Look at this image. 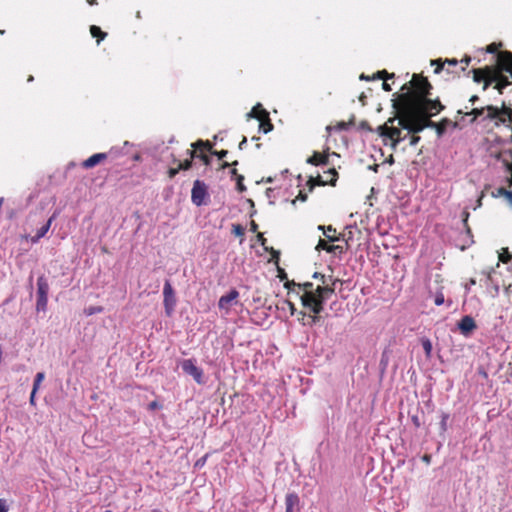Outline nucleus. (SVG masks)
Here are the masks:
<instances>
[{"label":"nucleus","instance_id":"obj_48","mask_svg":"<svg viewBox=\"0 0 512 512\" xmlns=\"http://www.w3.org/2000/svg\"><path fill=\"white\" fill-rule=\"evenodd\" d=\"M148 407L150 410H155V409L159 408L160 405L158 404V402L152 401L151 403H149Z\"/></svg>","mask_w":512,"mask_h":512},{"label":"nucleus","instance_id":"obj_36","mask_svg":"<svg viewBox=\"0 0 512 512\" xmlns=\"http://www.w3.org/2000/svg\"><path fill=\"white\" fill-rule=\"evenodd\" d=\"M329 246L330 245H327V243L324 240L320 239L318 244H317V246H316V249L317 250H320V249L326 250V248L329 247Z\"/></svg>","mask_w":512,"mask_h":512},{"label":"nucleus","instance_id":"obj_51","mask_svg":"<svg viewBox=\"0 0 512 512\" xmlns=\"http://www.w3.org/2000/svg\"><path fill=\"white\" fill-rule=\"evenodd\" d=\"M352 123H353L352 121H350V122H348V123L341 122V123L339 124V127H340V129H345V130H346V129H348V128H349V126H351V125H352Z\"/></svg>","mask_w":512,"mask_h":512},{"label":"nucleus","instance_id":"obj_22","mask_svg":"<svg viewBox=\"0 0 512 512\" xmlns=\"http://www.w3.org/2000/svg\"><path fill=\"white\" fill-rule=\"evenodd\" d=\"M44 378H45V374L43 372H38L36 374L34 383H33V388H32V389H34V393H37Z\"/></svg>","mask_w":512,"mask_h":512},{"label":"nucleus","instance_id":"obj_41","mask_svg":"<svg viewBox=\"0 0 512 512\" xmlns=\"http://www.w3.org/2000/svg\"><path fill=\"white\" fill-rule=\"evenodd\" d=\"M420 136H416V135H413L411 138H410V145L411 146H415L418 144V142L420 141Z\"/></svg>","mask_w":512,"mask_h":512},{"label":"nucleus","instance_id":"obj_43","mask_svg":"<svg viewBox=\"0 0 512 512\" xmlns=\"http://www.w3.org/2000/svg\"><path fill=\"white\" fill-rule=\"evenodd\" d=\"M483 273L486 275L487 281H490V282L493 281L494 269H491V270H489L487 272L484 271Z\"/></svg>","mask_w":512,"mask_h":512},{"label":"nucleus","instance_id":"obj_35","mask_svg":"<svg viewBox=\"0 0 512 512\" xmlns=\"http://www.w3.org/2000/svg\"><path fill=\"white\" fill-rule=\"evenodd\" d=\"M508 192V190H506L505 188L503 187H499L496 189V192H494V196L498 197V196H504L506 195V193Z\"/></svg>","mask_w":512,"mask_h":512},{"label":"nucleus","instance_id":"obj_45","mask_svg":"<svg viewBox=\"0 0 512 512\" xmlns=\"http://www.w3.org/2000/svg\"><path fill=\"white\" fill-rule=\"evenodd\" d=\"M181 169H179V166L177 168H171L169 170V176L170 178H173L176 176V174L180 171Z\"/></svg>","mask_w":512,"mask_h":512},{"label":"nucleus","instance_id":"obj_25","mask_svg":"<svg viewBox=\"0 0 512 512\" xmlns=\"http://www.w3.org/2000/svg\"><path fill=\"white\" fill-rule=\"evenodd\" d=\"M326 251L333 254H342L344 253V248L340 245H330L326 248Z\"/></svg>","mask_w":512,"mask_h":512},{"label":"nucleus","instance_id":"obj_60","mask_svg":"<svg viewBox=\"0 0 512 512\" xmlns=\"http://www.w3.org/2000/svg\"><path fill=\"white\" fill-rule=\"evenodd\" d=\"M463 214H464L463 222H464V224H466L468 217H469V213L465 211Z\"/></svg>","mask_w":512,"mask_h":512},{"label":"nucleus","instance_id":"obj_32","mask_svg":"<svg viewBox=\"0 0 512 512\" xmlns=\"http://www.w3.org/2000/svg\"><path fill=\"white\" fill-rule=\"evenodd\" d=\"M179 169L188 170L192 166V160H185L184 162H179Z\"/></svg>","mask_w":512,"mask_h":512},{"label":"nucleus","instance_id":"obj_17","mask_svg":"<svg viewBox=\"0 0 512 512\" xmlns=\"http://www.w3.org/2000/svg\"><path fill=\"white\" fill-rule=\"evenodd\" d=\"M106 158V153H96L90 156L88 159H86L83 162L82 166L86 169H90L99 164L101 161L105 160Z\"/></svg>","mask_w":512,"mask_h":512},{"label":"nucleus","instance_id":"obj_33","mask_svg":"<svg viewBox=\"0 0 512 512\" xmlns=\"http://www.w3.org/2000/svg\"><path fill=\"white\" fill-rule=\"evenodd\" d=\"M244 177L242 175H237V188L240 192L246 190V187L243 185Z\"/></svg>","mask_w":512,"mask_h":512},{"label":"nucleus","instance_id":"obj_14","mask_svg":"<svg viewBox=\"0 0 512 512\" xmlns=\"http://www.w3.org/2000/svg\"><path fill=\"white\" fill-rule=\"evenodd\" d=\"M285 512H301L300 498L295 492L287 493Z\"/></svg>","mask_w":512,"mask_h":512},{"label":"nucleus","instance_id":"obj_63","mask_svg":"<svg viewBox=\"0 0 512 512\" xmlns=\"http://www.w3.org/2000/svg\"><path fill=\"white\" fill-rule=\"evenodd\" d=\"M442 70V65H438L435 69V73H439Z\"/></svg>","mask_w":512,"mask_h":512},{"label":"nucleus","instance_id":"obj_58","mask_svg":"<svg viewBox=\"0 0 512 512\" xmlns=\"http://www.w3.org/2000/svg\"><path fill=\"white\" fill-rule=\"evenodd\" d=\"M257 229H258V225L254 221H252L251 222V231L256 232Z\"/></svg>","mask_w":512,"mask_h":512},{"label":"nucleus","instance_id":"obj_53","mask_svg":"<svg viewBox=\"0 0 512 512\" xmlns=\"http://www.w3.org/2000/svg\"><path fill=\"white\" fill-rule=\"evenodd\" d=\"M246 144H247V138H246V137H244V138L242 139V141L239 143V149H240V150H243Z\"/></svg>","mask_w":512,"mask_h":512},{"label":"nucleus","instance_id":"obj_62","mask_svg":"<svg viewBox=\"0 0 512 512\" xmlns=\"http://www.w3.org/2000/svg\"><path fill=\"white\" fill-rule=\"evenodd\" d=\"M487 51H488L489 53H494V52H495V48H494L492 45H490V46L487 48Z\"/></svg>","mask_w":512,"mask_h":512},{"label":"nucleus","instance_id":"obj_12","mask_svg":"<svg viewBox=\"0 0 512 512\" xmlns=\"http://www.w3.org/2000/svg\"><path fill=\"white\" fill-rule=\"evenodd\" d=\"M497 64L502 71L509 72L512 76V53L500 52L496 56Z\"/></svg>","mask_w":512,"mask_h":512},{"label":"nucleus","instance_id":"obj_18","mask_svg":"<svg viewBox=\"0 0 512 512\" xmlns=\"http://www.w3.org/2000/svg\"><path fill=\"white\" fill-rule=\"evenodd\" d=\"M54 218H55V215L51 216L48 219V221L37 230L35 236H33V238H32L33 243L38 242L41 238H43L47 234Z\"/></svg>","mask_w":512,"mask_h":512},{"label":"nucleus","instance_id":"obj_56","mask_svg":"<svg viewBox=\"0 0 512 512\" xmlns=\"http://www.w3.org/2000/svg\"><path fill=\"white\" fill-rule=\"evenodd\" d=\"M382 88H383L385 91H388V92H389V91H391V86H390L388 83H386V82H384V83L382 84Z\"/></svg>","mask_w":512,"mask_h":512},{"label":"nucleus","instance_id":"obj_23","mask_svg":"<svg viewBox=\"0 0 512 512\" xmlns=\"http://www.w3.org/2000/svg\"><path fill=\"white\" fill-rule=\"evenodd\" d=\"M422 347L427 357L431 356L432 353V343L428 338H423L422 341Z\"/></svg>","mask_w":512,"mask_h":512},{"label":"nucleus","instance_id":"obj_30","mask_svg":"<svg viewBox=\"0 0 512 512\" xmlns=\"http://www.w3.org/2000/svg\"><path fill=\"white\" fill-rule=\"evenodd\" d=\"M327 173H328V174H330V175H332V178H331L330 180L323 181L322 183H323V184L330 183L331 185H334V184H335V182H336V178H335V177H336V175H337L336 170H335L334 168H332V169H329V170L327 171Z\"/></svg>","mask_w":512,"mask_h":512},{"label":"nucleus","instance_id":"obj_21","mask_svg":"<svg viewBox=\"0 0 512 512\" xmlns=\"http://www.w3.org/2000/svg\"><path fill=\"white\" fill-rule=\"evenodd\" d=\"M90 32L93 37H97V42L99 43L101 40H103L106 37V33L103 32L98 26L92 25L90 27Z\"/></svg>","mask_w":512,"mask_h":512},{"label":"nucleus","instance_id":"obj_49","mask_svg":"<svg viewBox=\"0 0 512 512\" xmlns=\"http://www.w3.org/2000/svg\"><path fill=\"white\" fill-rule=\"evenodd\" d=\"M306 198H307V195L300 193V194L296 197V199H294V200L292 201V203H293V204H295V202H296L297 200L305 201V200H306Z\"/></svg>","mask_w":512,"mask_h":512},{"label":"nucleus","instance_id":"obj_24","mask_svg":"<svg viewBox=\"0 0 512 512\" xmlns=\"http://www.w3.org/2000/svg\"><path fill=\"white\" fill-rule=\"evenodd\" d=\"M187 152H188V154L190 155L191 158L199 157L206 165H209L210 159H209V157L207 155H205V154L196 155V152L193 151V150H188Z\"/></svg>","mask_w":512,"mask_h":512},{"label":"nucleus","instance_id":"obj_11","mask_svg":"<svg viewBox=\"0 0 512 512\" xmlns=\"http://www.w3.org/2000/svg\"><path fill=\"white\" fill-rule=\"evenodd\" d=\"M413 84L418 92V95L415 97H428V95H430V89L432 86L426 78L414 75Z\"/></svg>","mask_w":512,"mask_h":512},{"label":"nucleus","instance_id":"obj_26","mask_svg":"<svg viewBox=\"0 0 512 512\" xmlns=\"http://www.w3.org/2000/svg\"><path fill=\"white\" fill-rule=\"evenodd\" d=\"M434 303L437 306H440V305L445 303V297H444V294L442 292H437L436 293V295L434 297Z\"/></svg>","mask_w":512,"mask_h":512},{"label":"nucleus","instance_id":"obj_4","mask_svg":"<svg viewBox=\"0 0 512 512\" xmlns=\"http://www.w3.org/2000/svg\"><path fill=\"white\" fill-rule=\"evenodd\" d=\"M402 98L412 109L419 112V114L426 119H429V117L438 114L444 109V106L438 99L431 100L428 97H412L408 92L404 94Z\"/></svg>","mask_w":512,"mask_h":512},{"label":"nucleus","instance_id":"obj_6","mask_svg":"<svg viewBox=\"0 0 512 512\" xmlns=\"http://www.w3.org/2000/svg\"><path fill=\"white\" fill-rule=\"evenodd\" d=\"M49 284L44 276H40L37 279V292H36V310L38 312H45L47 310L48 303Z\"/></svg>","mask_w":512,"mask_h":512},{"label":"nucleus","instance_id":"obj_31","mask_svg":"<svg viewBox=\"0 0 512 512\" xmlns=\"http://www.w3.org/2000/svg\"><path fill=\"white\" fill-rule=\"evenodd\" d=\"M10 509V505L6 499H0V512H8Z\"/></svg>","mask_w":512,"mask_h":512},{"label":"nucleus","instance_id":"obj_46","mask_svg":"<svg viewBox=\"0 0 512 512\" xmlns=\"http://www.w3.org/2000/svg\"><path fill=\"white\" fill-rule=\"evenodd\" d=\"M313 278H315V279H320V280L322 281V283H323V284H325V282H326V281H325V276H324V275H322V274H320V273H318V272H315V273L313 274Z\"/></svg>","mask_w":512,"mask_h":512},{"label":"nucleus","instance_id":"obj_5","mask_svg":"<svg viewBox=\"0 0 512 512\" xmlns=\"http://www.w3.org/2000/svg\"><path fill=\"white\" fill-rule=\"evenodd\" d=\"M397 121V118H389L388 121L377 128L378 134L383 138L384 144L387 145V141L389 140L390 146L392 149H396L397 145L405 140L408 134L402 136V131L399 127H394V122Z\"/></svg>","mask_w":512,"mask_h":512},{"label":"nucleus","instance_id":"obj_57","mask_svg":"<svg viewBox=\"0 0 512 512\" xmlns=\"http://www.w3.org/2000/svg\"><path fill=\"white\" fill-rule=\"evenodd\" d=\"M478 100H479L478 96L474 95V96H472V97L469 99V102H470L472 105H474V104L476 103V101H478Z\"/></svg>","mask_w":512,"mask_h":512},{"label":"nucleus","instance_id":"obj_34","mask_svg":"<svg viewBox=\"0 0 512 512\" xmlns=\"http://www.w3.org/2000/svg\"><path fill=\"white\" fill-rule=\"evenodd\" d=\"M318 229L319 230H323L324 231V234L326 235V237L329 239V241L331 242H335V241H339L340 240V237H332L330 236L327 232H326V229L324 226H318Z\"/></svg>","mask_w":512,"mask_h":512},{"label":"nucleus","instance_id":"obj_2","mask_svg":"<svg viewBox=\"0 0 512 512\" xmlns=\"http://www.w3.org/2000/svg\"><path fill=\"white\" fill-rule=\"evenodd\" d=\"M472 118L469 120V123H473L477 118H481L484 120L493 121L495 126L503 125L512 130V109L503 106L502 108H498L496 106H486L482 108H474L470 112H466L463 116V120L465 117Z\"/></svg>","mask_w":512,"mask_h":512},{"label":"nucleus","instance_id":"obj_8","mask_svg":"<svg viewBox=\"0 0 512 512\" xmlns=\"http://www.w3.org/2000/svg\"><path fill=\"white\" fill-rule=\"evenodd\" d=\"M207 186L203 181L195 180L191 191V201L196 206H202L207 203Z\"/></svg>","mask_w":512,"mask_h":512},{"label":"nucleus","instance_id":"obj_9","mask_svg":"<svg viewBox=\"0 0 512 512\" xmlns=\"http://www.w3.org/2000/svg\"><path fill=\"white\" fill-rule=\"evenodd\" d=\"M182 370L193 377L198 384L204 383L203 370L196 366L195 360L185 359L181 364Z\"/></svg>","mask_w":512,"mask_h":512},{"label":"nucleus","instance_id":"obj_13","mask_svg":"<svg viewBox=\"0 0 512 512\" xmlns=\"http://www.w3.org/2000/svg\"><path fill=\"white\" fill-rule=\"evenodd\" d=\"M476 327L477 326L475 320L469 315L462 317L458 323V328L461 334L465 337H468L476 329Z\"/></svg>","mask_w":512,"mask_h":512},{"label":"nucleus","instance_id":"obj_54","mask_svg":"<svg viewBox=\"0 0 512 512\" xmlns=\"http://www.w3.org/2000/svg\"><path fill=\"white\" fill-rule=\"evenodd\" d=\"M237 164H238V161H234V162H233V163H231V164H230V163H228V162H224V163L222 164V167H223V168H227V167H229V166H236Z\"/></svg>","mask_w":512,"mask_h":512},{"label":"nucleus","instance_id":"obj_37","mask_svg":"<svg viewBox=\"0 0 512 512\" xmlns=\"http://www.w3.org/2000/svg\"><path fill=\"white\" fill-rule=\"evenodd\" d=\"M411 421H412V423L414 424V426L416 428H419L421 426L420 419H419V417L417 415L411 416Z\"/></svg>","mask_w":512,"mask_h":512},{"label":"nucleus","instance_id":"obj_29","mask_svg":"<svg viewBox=\"0 0 512 512\" xmlns=\"http://www.w3.org/2000/svg\"><path fill=\"white\" fill-rule=\"evenodd\" d=\"M511 258L512 255L508 252L507 249H505L504 252L499 255V260L503 263H508Z\"/></svg>","mask_w":512,"mask_h":512},{"label":"nucleus","instance_id":"obj_7","mask_svg":"<svg viewBox=\"0 0 512 512\" xmlns=\"http://www.w3.org/2000/svg\"><path fill=\"white\" fill-rule=\"evenodd\" d=\"M248 118H257L260 120L259 131L268 133L273 129V125L269 119V114L266 110L262 109L260 103H258L253 109L247 114Z\"/></svg>","mask_w":512,"mask_h":512},{"label":"nucleus","instance_id":"obj_3","mask_svg":"<svg viewBox=\"0 0 512 512\" xmlns=\"http://www.w3.org/2000/svg\"><path fill=\"white\" fill-rule=\"evenodd\" d=\"M397 121L401 128L413 134L423 131L426 127L430 128L435 126L434 121L420 115L419 112L412 109L404 100L399 108V118H397Z\"/></svg>","mask_w":512,"mask_h":512},{"label":"nucleus","instance_id":"obj_38","mask_svg":"<svg viewBox=\"0 0 512 512\" xmlns=\"http://www.w3.org/2000/svg\"><path fill=\"white\" fill-rule=\"evenodd\" d=\"M102 311V308L101 307H90L88 310H87V314L88 315H92L94 313H99Z\"/></svg>","mask_w":512,"mask_h":512},{"label":"nucleus","instance_id":"obj_44","mask_svg":"<svg viewBox=\"0 0 512 512\" xmlns=\"http://www.w3.org/2000/svg\"><path fill=\"white\" fill-rule=\"evenodd\" d=\"M309 319H310V324L312 325V324L319 322L320 317L318 316V314L314 313V315L309 316Z\"/></svg>","mask_w":512,"mask_h":512},{"label":"nucleus","instance_id":"obj_1","mask_svg":"<svg viewBox=\"0 0 512 512\" xmlns=\"http://www.w3.org/2000/svg\"><path fill=\"white\" fill-rule=\"evenodd\" d=\"M291 286L299 288L298 294L300 291H303V294L300 296L302 305L315 314H320L323 311L326 300L334 293V288L329 286H317L314 289L311 282L296 284L292 281L285 284V287L289 290Z\"/></svg>","mask_w":512,"mask_h":512},{"label":"nucleus","instance_id":"obj_52","mask_svg":"<svg viewBox=\"0 0 512 512\" xmlns=\"http://www.w3.org/2000/svg\"><path fill=\"white\" fill-rule=\"evenodd\" d=\"M505 199L512 206V191H508L505 195Z\"/></svg>","mask_w":512,"mask_h":512},{"label":"nucleus","instance_id":"obj_40","mask_svg":"<svg viewBox=\"0 0 512 512\" xmlns=\"http://www.w3.org/2000/svg\"><path fill=\"white\" fill-rule=\"evenodd\" d=\"M384 76H386L387 78H392L394 75L392 74V75L389 76L387 74V72L384 70V71L377 72L375 78H379L380 79V78H383Z\"/></svg>","mask_w":512,"mask_h":512},{"label":"nucleus","instance_id":"obj_39","mask_svg":"<svg viewBox=\"0 0 512 512\" xmlns=\"http://www.w3.org/2000/svg\"><path fill=\"white\" fill-rule=\"evenodd\" d=\"M213 154L217 155V157L219 159H223L224 157H226V155L228 154V151L227 150H221L219 152L217 151H214Z\"/></svg>","mask_w":512,"mask_h":512},{"label":"nucleus","instance_id":"obj_64","mask_svg":"<svg viewBox=\"0 0 512 512\" xmlns=\"http://www.w3.org/2000/svg\"><path fill=\"white\" fill-rule=\"evenodd\" d=\"M470 60H471V58L467 57V58L463 59L462 62H465V64L468 65Z\"/></svg>","mask_w":512,"mask_h":512},{"label":"nucleus","instance_id":"obj_61","mask_svg":"<svg viewBox=\"0 0 512 512\" xmlns=\"http://www.w3.org/2000/svg\"><path fill=\"white\" fill-rule=\"evenodd\" d=\"M203 145H204V142L200 140V141L196 142L195 144H193L192 146L198 147V146H203Z\"/></svg>","mask_w":512,"mask_h":512},{"label":"nucleus","instance_id":"obj_10","mask_svg":"<svg viewBox=\"0 0 512 512\" xmlns=\"http://www.w3.org/2000/svg\"><path fill=\"white\" fill-rule=\"evenodd\" d=\"M163 296H164L163 302H164L165 311L168 315H170L173 312L174 307L176 305V297H175L173 287L168 280L165 281V283H164Z\"/></svg>","mask_w":512,"mask_h":512},{"label":"nucleus","instance_id":"obj_55","mask_svg":"<svg viewBox=\"0 0 512 512\" xmlns=\"http://www.w3.org/2000/svg\"><path fill=\"white\" fill-rule=\"evenodd\" d=\"M35 395H36V393H34V389H32V392H31V395H30V403L32 405L35 404Z\"/></svg>","mask_w":512,"mask_h":512},{"label":"nucleus","instance_id":"obj_27","mask_svg":"<svg viewBox=\"0 0 512 512\" xmlns=\"http://www.w3.org/2000/svg\"><path fill=\"white\" fill-rule=\"evenodd\" d=\"M244 228L243 226H241L240 224H234L232 226V232L236 235V236H243L244 235Z\"/></svg>","mask_w":512,"mask_h":512},{"label":"nucleus","instance_id":"obj_19","mask_svg":"<svg viewBox=\"0 0 512 512\" xmlns=\"http://www.w3.org/2000/svg\"><path fill=\"white\" fill-rule=\"evenodd\" d=\"M474 81L477 83L482 82L486 77H490L493 74V70L490 67L484 69H474Z\"/></svg>","mask_w":512,"mask_h":512},{"label":"nucleus","instance_id":"obj_15","mask_svg":"<svg viewBox=\"0 0 512 512\" xmlns=\"http://www.w3.org/2000/svg\"><path fill=\"white\" fill-rule=\"evenodd\" d=\"M239 297V292L236 289L230 290L227 294L220 297L218 301V307L221 310H228L230 306Z\"/></svg>","mask_w":512,"mask_h":512},{"label":"nucleus","instance_id":"obj_28","mask_svg":"<svg viewBox=\"0 0 512 512\" xmlns=\"http://www.w3.org/2000/svg\"><path fill=\"white\" fill-rule=\"evenodd\" d=\"M449 418V415L447 413H442L441 415V422H440V428L443 432L447 430V420Z\"/></svg>","mask_w":512,"mask_h":512},{"label":"nucleus","instance_id":"obj_47","mask_svg":"<svg viewBox=\"0 0 512 512\" xmlns=\"http://www.w3.org/2000/svg\"><path fill=\"white\" fill-rule=\"evenodd\" d=\"M257 239H258V242H259L262 246H264V245H265L266 239L264 238V236H263V234H262V233H259V234L257 235Z\"/></svg>","mask_w":512,"mask_h":512},{"label":"nucleus","instance_id":"obj_59","mask_svg":"<svg viewBox=\"0 0 512 512\" xmlns=\"http://www.w3.org/2000/svg\"><path fill=\"white\" fill-rule=\"evenodd\" d=\"M446 62L449 63L450 65H453V66H455L457 64V60L456 59L446 60Z\"/></svg>","mask_w":512,"mask_h":512},{"label":"nucleus","instance_id":"obj_50","mask_svg":"<svg viewBox=\"0 0 512 512\" xmlns=\"http://www.w3.org/2000/svg\"><path fill=\"white\" fill-rule=\"evenodd\" d=\"M359 128H360V129H362V130H370L369 124H368V122H366V121H362V122L360 123Z\"/></svg>","mask_w":512,"mask_h":512},{"label":"nucleus","instance_id":"obj_20","mask_svg":"<svg viewBox=\"0 0 512 512\" xmlns=\"http://www.w3.org/2000/svg\"><path fill=\"white\" fill-rule=\"evenodd\" d=\"M307 163L312 165H326L328 163V157L315 152L311 157L307 159Z\"/></svg>","mask_w":512,"mask_h":512},{"label":"nucleus","instance_id":"obj_42","mask_svg":"<svg viewBox=\"0 0 512 512\" xmlns=\"http://www.w3.org/2000/svg\"><path fill=\"white\" fill-rule=\"evenodd\" d=\"M285 303H286V305L289 308L290 314L294 315V313L296 312L295 305L292 302H290V301H286Z\"/></svg>","mask_w":512,"mask_h":512},{"label":"nucleus","instance_id":"obj_16","mask_svg":"<svg viewBox=\"0 0 512 512\" xmlns=\"http://www.w3.org/2000/svg\"><path fill=\"white\" fill-rule=\"evenodd\" d=\"M448 126H453L454 128H461L458 122H452L447 118L442 119L439 123L435 122V126L433 128L436 130L438 137H441L445 133Z\"/></svg>","mask_w":512,"mask_h":512}]
</instances>
